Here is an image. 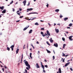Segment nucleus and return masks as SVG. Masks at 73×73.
<instances>
[{
  "label": "nucleus",
  "instance_id": "obj_23",
  "mask_svg": "<svg viewBox=\"0 0 73 73\" xmlns=\"http://www.w3.org/2000/svg\"><path fill=\"white\" fill-rule=\"evenodd\" d=\"M68 19V18H64V21H66V20Z\"/></svg>",
  "mask_w": 73,
  "mask_h": 73
},
{
  "label": "nucleus",
  "instance_id": "obj_38",
  "mask_svg": "<svg viewBox=\"0 0 73 73\" xmlns=\"http://www.w3.org/2000/svg\"><path fill=\"white\" fill-rule=\"evenodd\" d=\"M70 69L71 71H73V69L72 68H70Z\"/></svg>",
  "mask_w": 73,
  "mask_h": 73
},
{
  "label": "nucleus",
  "instance_id": "obj_3",
  "mask_svg": "<svg viewBox=\"0 0 73 73\" xmlns=\"http://www.w3.org/2000/svg\"><path fill=\"white\" fill-rule=\"evenodd\" d=\"M46 33L47 35H48V36H50V33H49V32L48 30H47L46 31Z\"/></svg>",
  "mask_w": 73,
  "mask_h": 73
},
{
  "label": "nucleus",
  "instance_id": "obj_2",
  "mask_svg": "<svg viewBox=\"0 0 73 73\" xmlns=\"http://www.w3.org/2000/svg\"><path fill=\"white\" fill-rule=\"evenodd\" d=\"M14 47H15V45H14L11 46L10 47V48H11L12 51H13V48H14Z\"/></svg>",
  "mask_w": 73,
  "mask_h": 73
},
{
  "label": "nucleus",
  "instance_id": "obj_33",
  "mask_svg": "<svg viewBox=\"0 0 73 73\" xmlns=\"http://www.w3.org/2000/svg\"><path fill=\"white\" fill-rule=\"evenodd\" d=\"M52 58H53V60H54V58H55V57H54V56H53L52 57Z\"/></svg>",
  "mask_w": 73,
  "mask_h": 73
},
{
  "label": "nucleus",
  "instance_id": "obj_29",
  "mask_svg": "<svg viewBox=\"0 0 73 73\" xmlns=\"http://www.w3.org/2000/svg\"><path fill=\"white\" fill-rule=\"evenodd\" d=\"M35 25H38L39 24L38 23H35Z\"/></svg>",
  "mask_w": 73,
  "mask_h": 73
},
{
  "label": "nucleus",
  "instance_id": "obj_61",
  "mask_svg": "<svg viewBox=\"0 0 73 73\" xmlns=\"http://www.w3.org/2000/svg\"><path fill=\"white\" fill-rule=\"evenodd\" d=\"M40 21L41 22H43V21H42V20H40Z\"/></svg>",
  "mask_w": 73,
  "mask_h": 73
},
{
  "label": "nucleus",
  "instance_id": "obj_60",
  "mask_svg": "<svg viewBox=\"0 0 73 73\" xmlns=\"http://www.w3.org/2000/svg\"><path fill=\"white\" fill-rule=\"evenodd\" d=\"M5 68V69H7V67L6 66H5L4 67Z\"/></svg>",
  "mask_w": 73,
  "mask_h": 73
},
{
  "label": "nucleus",
  "instance_id": "obj_16",
  "mask_svg": "<svg viewBox=\"0 0 73 73\" xmlns=\"http://www.w3.org/2000/svg\"><path fill=\"white\" fill-rule=\"evenodd\" d=\"M19 49H17V50H16V54H17L18 53H19Z\"/></svg>",
  "mask_w": 73,
  "mask_h": 73
},
{
  "label": "nucleus",
  "instance_id": "obj_52",
  "mask_svg": "<svg viewBox=\"0 0 73 73\" xmlns=\"http://www.w3.org/2000/svg\"><path fill=\"white\" fill-rule=\"evenodd\" d=\"M26 69H27V70H29V68H28V67H27Z\"/></svg>",
  "mask_w": 73,
  "mask_h": 73
},
{
  "label": "nucleus",
  "instance_id": "obj_12",
  "mask_svg": "<svg viewBox=\"0 0 73 73\" xmlns=\"http://www.w3.org/2000/svg\"><path fill=\"white\" fill-rule=\"evenodd\" d=\"M49 40L50 42H53V40H52V38H51L50 39H49Z\"/></svg>",
  "mask_w": 73,
  "mask_h": 73
},
{
  "label": "nucleus",
  "instance_id": "obj_62",
  "mask_svg": "<svg viewBox=\"0 0 73 73\" xmlns=\"http://www.w3.org/2000/svg\"><path fill=\"white\" fill-rule=\"evenodd\" d=\"M18 12H19V11H18L17 12V13H18Z\"/></svg>",
  "mask_w": 73,
  "mask_h": 73
},
{
  "label": "nucleus",
  "instance_id": "obj_41",
  "mask_svg": "<svg viewBox=\"0 0 73 73\" xmlns=\"http://www.w3.org/2000/svg\"><path fill=\"white\" fill-rule=\"evenodd\" d=\"M62 40H63V41H65V38H62Z\"/></svg>",
  "mask_w": 73,
  "mask_h": 73
},
{
  "label": "nucleus",
  "instance_id": "obj_30",
  "mask_svg": "<svg viewBox=\"0 0 73 73\" xmlns=\"http://www.w3.org/2000/svg\"><path fill=\"white\" fill-rule=\"evenodd\" d=\"M41 67H42V68H43V69H44V65H42L41 66Z\"/></svg>",
  "mask_w": 73,
  "mask_h": 73
},
{
  "label": "nucleus",
  "instance_id": "obj_34",
  "mask_svg": "<svg viewBox=\"0 0 73 73\" xmlns=\"http://www.w3.org/2000/svg\"><path fill=\"white\" fill-rule=\"evenodd\" d=\"M40 34H41V35H43V34H44V33H43L41 31L40 33Z\"/></svg>",
  "mask_w": 73,
  "mask_h": 73
},
{
  "label": "nucleus",
  "instance_id": "obj_49",
  "mask_svg": "<svg viewBox=\"0 0 73 73\" xmlns=\"http://www.w3.org/2000/svg\"><path fill=\"white\" fill-rule=\"evenodd\" d=\"M40 63H41V65L42 66L43 65H42V62H40Z\"/></svg>",
  "mask_w": 73,
  "mask_h": 73
},
{
  "label": "nucleus",
  "instance_id": "obj_44",
  "mask_svg": "<svg viewBox=\"0 0 73 73\" xmlns=\"http://www.w3.org/2000/svg\"><path fill=\"white\" fill-rule=\"evenodd\" d=\"M29 5H30V3L29 2L28 4L27 5H28V6H29Z\"/></svg>",
  "mask_w": 73,
  "mask_h": 73
},
{
  "label": "nucleus",
  "instance_id": "obj_43",
  "mask_svg": "<svg viewBox=\"0 0 73 73\" xmlns=\"http://www.w3.org/2000/svg\"><path fill=\"white\" fill-rule=\"evenodd\" d=\"M46 6L47 8H48V7L49 6V4H47L46 5Z\"/></svg>",
  "mask_w": 73,
  "mask_h": 73
},
{
  "label": "nucleus",
  "instance_id": "obj_53",
  "mask_svg": "<svg viewBox=\"0 0 73 73\" xmlns=\"http://www.w3.org/2000/svg\"><path fill=\"white\" fill-rule=\"evenodd\" d=\"M2 70H3V72H4V68H3L2 69Z\"/></svg>",
  "mask_w": 73,
  "mask_h": 73
},
{
  "label": "nucleus",
  "instance_id": "obj_13",
  "mask_svg": "<svg viewBox=\"0 0 73 73\" xmlns=\"http://www.w3.org/2000/svg\"><path fill=\"white\" fill-rule=\"evenodd\" d=\"M58 72L59 73H61V70L60 68H59L58 69Z\"/></svg>",
  "mask_w": 73,
  "mask_h": 73
},
{
  "label": "nucleus",
  "instance_id": "obj_18",
  "mask_svg": "<svg viewBox=\"0 0 73 73\" xmlns=\"http://www.w3.org/2000/svg\"><path fill=\"white\" fill-rule=\"evenodd\" d=\"M46 50L47 51V53H51V52L50 51L48 50L47 49H46Z\"/></svg>",
  "mask_w": 73,
  "mask_h": 73
},
{
  "label": "nucleus",
  "instance_id": "obj_50",
  "mask_svg": "<svg viewBox=\"0 0 73 73\" xmlns=\"http://www.w3.org/2000/svg\"><path fill=\"white\" fill-rule=\"evenodd\" d=\"M67 29H70V27H67Z\"/></svg>",
  "mask_w": 73,
  "mask_h": 73
},
{
  "label": "nucleus",
  "instance_id": "obj_42",
  "mask_svg": "<svg viewBox=\"0 0 73 73\" xmlns=\"http://www.w3.org/2000/svg\"><path fill=\"white\" fill-rule=\"evenodd\" d=\"M42 36H43V37H45V34H42Z\"/></svg>",
  "mask_w": 73,
  "mask_h": 73
},
{
  "label": "nucleus",
  "instance_id": "obj_25",
  "mask_svg": "<svg viewBox=\"0 0 73 73\" xmlns=\"http://www.w3.org/2000/svg\"><path fill=\"white\" fill-rule=\"evenodd\" d=\"M66 46V44H64L63 45V49H64L65 48V46Z\"/></svg>",
  "mask_w": 73,
  "mask_h": 73
},
{
  "label": "nucleus",
  "instance_id": "obj_59",
  "mask_svg": "<svg viewBox=\"0 0 73 73\" xmlns=\"http://www.w3.org/2000/svg\"><path fill=\"white\" fill-rule=\"evenodd\" d=\"M22 58H23V54L22 55Z\"/></svg>",
  "mask_w": 73,
  "mask_h": 73
},
{
  "label": "nucleus",
  "instance_id": "obj_58",
  "mask_svg": "<svg viewBox=\"0 0 73 73\" xmlns=\"http://www.w3.org/2000/svg\"><path fill=\"white\" fill-rule=\"evenodd\" d=\"M48 24L50 26L51 25L50 24V23H48Z\"/></svg>",
  "mask_w": 73,
  "mask_h": 73
},
{
  "label": "nucleus",
  "instance_id": "obj_5",
  "mask_svg": "<svg viewBox=\"0 0 73 73\" xmlns=\"http://www.w3.org/2000/svg\"><path fill=\"white\" fill-rule=\"evenodd\" d=\"M54 46L57 48V47H58V44H57V43H54Z\"/></svg>",
  "mask_w": 73,
  "mask_h": 73
},
{
  "label": "nucleus",
  "instance_id": "obj_1",
  "mask_svg": "<svg viewBox=\"0 0 73 73\" xmlns=\"http://www.w3.org/2000/svg\"><path fill=\"white\" fill-rule=\"evenodd\" d=\"M25 64L26 66H28L29 68L30 69L31 67L30 66V65L29 64V63L27 61H25Z\"/></svg>",
  "mask_w": 73,
  "mask_h": 73
},
{
  "label": "nucleus",
  "instance_id": "obj_7",
  "mask_svg": "<svg viewBox=\"0 0 73 73\" xmlns=\"http://www.w3.org/2000/svg\"><path fill=\"white\" fill-rule=\"evenodd\" d=\"M29 26H28L27 27H25V28L24 29H23V31H25V30H26L27 29H28V28H29Z\"/></svg>",
  "mask_w": 73,
  "mask_h": 73
},
{
  "label": "nucleus",
  "instance_id": "obj_47",
  "mask_svg": "<svg viewBox=\"0 0 73 73\" xmlns=\"http://www.w3.org/2000/svg\"><path fill=\"white\" fill-rule=\"evenodd\" d=\"M41 30H44V28H42L41 29Z\"/></svg>",
  "mask_w": 73,
  "mask_h": 73
},
{
  "label": "nucleus",
  "instance_id": "obj_10",
  "mask_svg": "<svg viewBox=\"0 0 73 73\" xmlns=\"http://www.w3.org/2000/svg\"><path fill=\"white\" fill-rule=\"evenodd\" d=\"M4 8V6L0 7V9L1 10H3Z\"/></svg>",
  "mask_w": 73,
  "mask_h": 73
},
{
  "label": "nucleus",
  "instance_id": "obj_6",
  "mask_svg": "<svg viewBox=\"0 0 73 73\" xmlns=\"http://www.w3.org/2000/svg\"><path fill=\"white\" fill-rule=\"evenodd\" d=\"M72 36H70L69 37V40H70L71 41H72V40H73V39H72Z\"/></svg>",
  "mask_w": 73,
  "mask_h": 73
},
{
  "label": "nucleus",
  "instance_id": "obj_22",
  "mask_svg": "<svg viewBox=\"0 0 73 73\" xmlns=\"http://www.w3.org/2000/svg\"><path fill=\"white\" fill-rule=\"evenodd\" d=\"M7 50H8V51H9L10 50V48L8 47H7Z\"/></svg>",
  "mask_w": 73,
  "mask_h": 73
},
{
  "label": "nucleus",
  "instance_id": "obj_9",
  "mask_svg": "<svg viewBox=\"0 0 73 73\" xmlns=\"http://www.w3.org/2000/svg\"><path fill=\"white\" fill-rule=\"evenodd\" d=\"M69 64H70V62H69L66 63L65 65V66H68V65Z\"/></svg>",
  "mask_w": 73,
  "mask_h": 73
},
{
  "label": "nucleus",
  "instance_id": "obj_27",
  "mask_svg": "<svg viewBox=\"0 0 73 73\" xmlns=\"http://www.w3.org/2000/svg\"><path fill=\"white\" fill-rule=\"evenodd\" d=\"M49 36L48 35H47V34H46V37H47V38H49Z\"/></svg>",
  "mask_w": 73,
  "mask_h": 73
},
{
  "label": "nucleus",
  "instance_id": "obj_36",
  "mask_svg": "<svg viewBox=\"0 0 73 73\" xmlns=\"http://www.w3.org/2000/svg\"><path fill=\"white\" fill-rule=\"evenodd\" d=\"M25 72H26V73H28V71H27V70L25 69Z\"/></svg>",
  "mask_w": 73,
  "mask_h": 73
},
{
  "label": "nucleus",
  "instance_id": "obj_56",
  "mask_svg": "<svg viewBox=\"0 0 73 73\" xmlns=\"http://www.w3.org/2000/svg\"><path fill=\"white\" fill-rule=\"evenodd\" d=\"M65 33H66L67 34H68V33H69L68 32H66V31H65Z\"/></svg>",
  "mask_w": 73,
  "mask_h": 73
},
{
  "label": "nucleus",
  "instance_id": "obj_39",
  "mask_svg": "<svg viewBox=\"0 0 73 73\" xmlns=\"http://www.w3.org/2000/svg\"><path fill=\"white\" fill-rule=\"evenodd\" d=\"M12 9H13V12H15V10L13 8Z\"/></svg>",
  "mask_w": 73,
  "mask_h": 73
},
{
  "label": "nucleus",
  "instance_id": "obj_48",
  "mask_svg": "<svg viewBox=\"0 0 73 73\" xmlns=\"http://www.w3.org/2000/svg\"><path fill=\"white\" fill-rule=\"evenodd\" d=\"M43 72H44V73H45V70H44V69H43Z\"/></svg>",
  "mask_w": 73,
  "mask_h": 73
},
{
  "label": "nucleus",
  "instance_id": "obj_63",
  "mask_svg": "<svg viewBox=\"0 0 73 73\" xmlns=\"http://www.w3.org/2000/svg\"><path fill=\"white\" fill-rule=\"evenodd\" d=\"M32 47H33V49H35V47H34V46H32Z\"/></svg>",
  "mask_w": 73,
  "mask_h": 73
},
{
  "label": "nucleus",
  "instance_id": "obj_28",
  "mask_svg": "<svg viewBox=\"0 0 73 73\" xmlns=\"http://www.w3.org/2000/svg\"><path fill=\"white\" fill-rule=\"evenodd\" d=\"M72 23H70L69 24V27H72Z\"/></svg>",
  "mask_w": 73,
  "mask_h": 73
},
{
  "label": "nucleus",
  "instance_id": "obj_37",
  "mask_svg": "<svg viewBox=\"0 0 73 73\" xmlns=\"http://www.w3.org/2000/svg\"><path fill=\"white\" fill-rule=\"evenodd\" d=\"M13 2V1H12L10 3V4H12Z\"/></svg>",
  "mask_w": 73,
  "mask_h": 73
},
{
  "label": "nucleus",
  "instance_id": "obj_31",
  "mask_svg": "<svg viewBox=\"0 0 73 73\" xmlns=\"http://www.w3.org/2000/svg\"><path fill=\"white\" fill-rule=\"evenodd\" d=\"M23 17H24L23 16H21L19 18H20V19H21V18H23Z\"/></svg>",
  "mask_w": 73,
  "mask_h": 73
},
{
  "label": "nucleus",
  "instance_id": "obj_54",
  "mask_svg": "<svg viewBox=\"0 0 73 73\" xmlns=\"http://www.w3.org/2000/svg\"><path fill=\"white\" fill-rule=\"evenodd\" d=\"M36 44H39V42H38L37 41Z\"/></svg>",
  "mask_w": 73,
  "mask_h": 73
},
{
  "label": "nucleus",
  "instance_id": "obj_46",
  "mask_svg": "<svg viewBox=\"0 0 73 73\" xmlns=\"http://www.w3.org/2000/svg\"><path fill=\"white\" fill-rule=\"evenodd\" d=\"M60 18H62V17H63V16H62L60 15Z\"/></svg>",
  "mask_w": 73,
  "mask_h": 73
},
{
  "label": "nucleus",
  "instance_id": "obj_55",
  "mask_svg": "<svg viewBox=\"0 0 73 73\" xmlns=\"http://www.w3.org/2000/svg\"><path fill=\"white\" fill-rule=\"evenodd\" d=\"M19 9L20 11H21L22 10V9Z\"/></svg>",
  "mask_w": 73,
  "mask_h": 73
},
{
  "label": "nucleus",
  "instance_id": "obj_15",
  "mask_svg": "<svg viewBox=\"0 0 73 73\" xmlns=\"http://www.w3.org/2000/svg\"><path fill=\"white\" fill-rule=\"evenodd\" d=\"M6 12V10L4 9L3 11H2V13H5Z\"/></svg>",
  "mask_w": 73,
  "mask_h": 73
},
{
  "label": "nucleus",
  "instance_id": "obj_45",
  "mask_svg": "<svg viewBox=\"0 0 73 73\" xmlns=\"http://www.w3.org/2000/svg\"><path fill=\"white\" fill-rule=\"evenodd\" d=\"M36 18H33L32 19H31L32 20H34V19H36Z\"/></svg>",
  "mask_w": 73,
  "mask_h": 73
},
{
  "label": "nucleus",
  "instance_id": "obj_40",
  "mask_svg": "<svg viewBox=\"0 0 73 73\" xmlns=\"http://www.w3.org/2000/svg\"><path fill=\"white\" fill-rule=\"evenodd\" d=\"M23 58H21V62H22L23 61Z\"/></svg>",
  "mask_w": 73,
  "mask_h": 73
},
{
  "label": "nucleus",
  "instance_id": "obj_32",
  "mask_svg": "<svg viewBox=\"0 0 73 73\" xmlns=\"http://www.w3.org/2000/svg\"><path fill=\"white\" fill-rule=\"evenodd\" d=\"M63 62H65V58H64L62 60Z\"/></svg>",
  "mask_w": 73,
  "mask_h": 73
},
{
  "label": "nucleus",
  "instance_id": "obj_64",
  "mask_svg": "<svg viewBox=\"0 0 73 73\" xmlns=\"http://www.w3.org/2000/svg\"><path fill=\"white\" fill-rule=\"evenodd\" d=\"M30 50L32 51V48H30Z\"/></svg>",
  "mask_w": 73,
  "mask_h": 73
},
{
  "label": "nucleus",
  "instance_id": "obj_11",
  "mask_svg": "<svg viewBox=\"0 0 73 73\" xmlns=\"http://www.w3.org/2000/svg\"><path fill=\"white\" fill-rule=\"evenodd\" d=\"M29 14H30V15H31V14H38V13H36V12H34V13H29Z\"/></svg>",
  "mask_w": 73,
  "mask_h": 73
},
{
  "label": "nucleus",
  "instance_id": "obj_24",
  "mask_svg": "<svg viewBox=\"0 0 73 73\" xmlns=\"http://www.w3.org/2000/svg\"><path fill=\"white\" fill-rule=\"evenodd\" d=\"M62 54V56H64V57H65L66 55H65V54H64V53H63Z\"/></svg>",
  "mask_w": 73,
  "mask_h": 73
},
{
  "label": "nucleus",
  "instance_id": "obj_21",
  "mask_svg": "<svg viewBox=\"0 0 73 73\" xmlns=\"http://www.w3.org/2000/svg\"><path fill=\"white\" fill-rule=\"evenodd\" d=\"M32 31V30H31L29 32V33L30 34V33H32V31Z\"/></svg>",
  "mask_w": 73,
  "mask_h": 73
},
{
  "label": "nucleus",
  "instance_id": "obj_51",
  "mask_svg": "<svg viewBox=\"0 0 73 73\" xmlns=\"http://www.w3.org/2000/svg\"><path fill=\"white\" fill-rule=\"evenodd\" d=\"M20 21V20L17 21H16V23H18V22H19Z\"/></svg>",
  "mask_w": 73,
  "mask_h": 73
},
{
  "label": "nucleus",
  "instance_id": "obj_26",
  "mask_svg": "<svg viewBox=\"0 0 73 73\" xmlns=\"http://www.w3.org/2000/svg\"><path fill=\"white\" fill-rule=\"evenodd\" d=\"M46 42L48 45L49 46L50 45V44H49V42H48V41H46Z\"/></svg>",
  "mask_w": 73,
  "mask_h": 73
},
{
  "label": "nucleus",
  "instance_id": "obj_20",
  "mask_svg": "<svg viewBox=\"0 0 73 73\" xmlns=\"http://www.w3.org/2000/svg\"><path fill=\"white\" fill-rule=\"evenodd\" d=\"M30 57L31 59L32 58V53H31L30 54Z\"/></svg>",
  "mask_w": 73,
  "mask_h": 73
},
{
  "label": "nucleus",
  "instance_id": "obj_4",
  "mask_svg": "<svg viewBox=\"0 0 73 73\" xmlns=\"http://www.w3.org/2000/svg\"><path fill=\"white\" fill-rule=\"evenodd\" d=\"M36 68H39L40 66H39V65H38V63H36Z\"/></svg>",
  "mask_w": 73,
  "mask_h": 73
},
{
  "label": "nucleus",
  "instance_id": "obj_17",
  "mask_svg": "<svg viewBox=\"0 0 73 73\" xmlns=\"http://www.w3.org/2000/svg\"><path fill=\"white\" fill-rule=\"evenodd\" d=\"M55 31L56 32V33H58L59 32V30H58V29H55Z\"/></svg>",
  "mask_w": 73,
  "mask_h": 73
},
{
  "label": "nucleus",
  "instance_id": "obj_14",
  "mask_svg": "<svg viewBox=\"0 0 73 73\" xmlns=\"http://www.w3.org/2000/svg\"><path fill=\"white\" fill-rule=\"evenodd\" d=\"M33 9L32 8H30V9H27V11H32Z\"/></svg>",
  "mask_w": 73,
  "mask_h": 73
},
{
  "label": "nucleus",
  "instance_id": "obj_19",
  "mask_svg": "<svg viewBox=\"0 0 73 73\" xmlns=\"http://www.w3.org/2000/svg\"><path fill=\"white\" fill-rule=\"evenodd\" d=\"M60 10L58 9H56L55 10V12H58V11H59Z\"/></svg>",
  "mask_w": 73,
  "mask_h": 73
},
{
  "label": "nucleus",
  "instance_id": "obj_8",
  "mask_svg": "<svg viewBox=\"0 0 73 73\" xmlns=\"http://www.w3.org/2000/svg\"><path fill=\"white\" fill-rule=\"evenodd\" d=\"M26 3H27V1L26 0H25L23 2V4H24V6H25L26 5Z\"/></svg>",
  "mask_w": 73,
  "mask_h": 73
},
{
  "label": "nucleus",
  "instance_id": "obj_35",
  "mask_svg": "<svg viewBox=\"0 0 73 73\" xmlns=\"http://www.w3.org/2000/svg\"><path fill=\"white\" fill-rule=\"evenodd\" d=\"M20 13H17V15H20Z\"/></svg>",
  "mask_w": 73,
  "mask_h": 73
},
{
  "label": "nucleus",
  "instance_id": "obj_57",
  "mask_svg": "<svg viewBox=\"0 0 73 73\" xmlns=\"http://www.w3.org/2000/svg\"><path fill=\"white\" fill-rule=\"evenodd\" d=\"M5 73H8V72L6 70L5 71Z\"/></svg>",
  "mask_w": 73,
  "mask_h": 73
}]
</instances>
